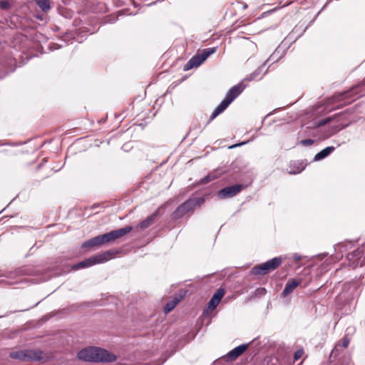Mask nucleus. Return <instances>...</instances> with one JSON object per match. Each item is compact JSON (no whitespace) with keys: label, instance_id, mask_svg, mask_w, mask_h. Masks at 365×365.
Wrapping results in <instances>:
<instances>
[{"label":"nucleus","instance_id":"nucleus-1","mask_svg":"<svg viewBox=\"0 0 365 365\" xmlns=\"http://www.w3.org/2000/svg\"><path fill=\"white\" fill-rule=\"evenodd\" d=\"M245 86L243 85L242 82L232 87L227 93L225 98L221 103L216 107L212 112L210 119L215 118L218 115L222 113L229 105L243 91Z\"/></svg>","mask_w":365,"mask_h":365},{"label":"nucleus","instance_id":"nucleus-2","mask_svg":"<svg viewBox=\"0 0 365 365\" xmlns=\"http://www.w3.org/2000/svg\"><path fill=\"white\" fill-rule=\"evenodd\" d=\"M204 202L205 199L202 197L190 198L176 209L173 214L174 217H181L187 213L192 212L197 206L201 205Z\"/></svg>","mask_w":365,"mask_h":365},{"label":"nucleus","instance_id":"nucleus-3","mask_svg":"<svg viewBox=\"0 0 365 365\" xmlns=\"http://www.w3.org/2000/svg\"><path fill=\"white\" fill-rule=\"evenodd\" d=\"M282 262V259L281 257H274L263 264L255 266L251 270V274L254 275L266 274L270 271L277 269Z\"/></svg>","mask_w":365,"mask_h":365},{"label":"nucleus","instance_id":"nucleus-4","mask_svg":"<svg viewBox=\"0 0 365 365\" xmlns=\"http://www.w3.org/2000/svg\"><path fill=\"white\" fill-rule=\"evenodd\" d=\"M217 50L216 47L204 49L201 53L192 56L184 66V71H188L194 67L200 66L210 55Z\"/></svg>","mask_w":365,"mask_h":365},{"label":"nucleus","instance_id":"nucleus-5","mask_svg":"<svg viewBox=\"0 0 365 365\" xmlns=\"http://www.w3.org/2000/svg\"><path fill=\"white\" fill-rule=\"evenodd\" d=\"M111 252L110 251H107L98 255L88 258L79 263H77L75 265H73V268L74 269H78L81 268L88 267L96 264H100L107 262L108 260L111 259Z\"/></svg>","mask_w":365,"mask_h":365},{"label":"nucleus","instance_id":"nucleus-6","mask_svg":"<svg viewBox=\"0 0 365 365\" xmlns=\"http://www.w3.org/2000/svg\"><path fill=\"white\" fill-rule=\"evenodd\" d=\"M41 354V352L36 351L24 349L11 351L9 354V356L11 359H19L20 361H38L42 358Z\"/></svg>","mask_w":365,"mask_h":365},{"label":"nucleus","instance_id":"nucleus-7","mask_svg":"<svg viewBox=\"0 0 365 365\" xmlns=\"http://www.w3.org/2000/svg\"><path fill=\"white\" fill-rule=\"evenodd\" d=\"M349 266L353 268L361 267L365 263V245L357 248L347 255Z\"/></svg>","mask_w":365,"mask_h":365},{"label":"nucleus","instance_id":"nucleus-8","mask_svg":"<svg viewBox=\"0 0 365 365\" xmlns=\"http://www.w3.org/2000/svg\"><path fill=\"white\" fill-rule=\"evenodd\" d=\"M356 294V284L355 282H348L344 284L341 292L337 297V299L341 302H349L354 299Z\"/></svg>","mask_w":365,"mask_h":365},{"label":"nucleus","instance_id":"nucleus-9","mask_svg":"<svg viewBox=\"0 0 365 365\" xmlns=\"http://www.w3.org/2000/svg\"><path fill=\"white\" fill-rule=\"evenodd\" d=\"M27 274V271L24 268H19L14 272H10L6 275H0V283H5L8 284H14L18 282H21V279H18L21 276Z\"/></svg>","mask_w":365,"mask_h":365},{"label":"nucleus","instance_id":"nucleus-10","mask_svg":"<svg viewBox=\"0 0 365 365\" xmlns=\"http://www.w3.org/2000/svg\"><path fill=\"white\" fill-rule=\"evenodd\" d=\"M117 357L107 350L94 347V362H113Z\"/></svg>","mask_w":365,"mask_h":365},{"label":"nucleus","instance_id":"nucleus-11","mask_svg":"<svg viewBox=\"0 0 365 365\" xmlns=\"http://www.w3.org/2000/svg\"><path fill=\"white\" fill-rule=\"evenodd\" d=\"M242 185L240 184L228 186L222 189L219 192L218 197L220 199L232 197L237 195V193H239L242 190Z\"/></svg>","mask_w":365,"mask_h":365},{"label":"nucleus","instance_id":"nucleus-12","mask_svg":"<svg viewBox=\"0 0 365 365\" xmlns=\"http://www.w3.org/2000/svg\"><path fill=\"white\" fill-rule=\"evenodd\" d=\"M302 282V279H290L285 285L284 290L281 295L282 297H286L293 292L295 288L300 285Z\"/></svg>","mask_w":365,"mask_h":365},{"label":"nucleus","instance_id":"nucleus-13","mask_svg":"<svg viewBox=\"0 0 365 365\" xmlns=\"http://www.w3.org/2000/svg\"><path fill=\"white\" fill-rule=\"evenodd\" d=\"M225 294V289L222 288H220L217 290V292L213 294L212 298L207 304V309L213 310L215 309L217 305L219 304L220 300L223 297Z\"/></svg>","mask_w":365,"mask_h":365},{"label":"nucleus","instance_id":"nucleus-14","mask_svg":"<svg viewBox=\"0 0 365 365\" xmlns=\"http://www.w3.org/2000/svg\"><path fill=\"white\" fill-rule=\"evenodd\" d=\"M79 359L86 361H94V347H88L81 350L78 353Z\"/></svg>","mask_w":365,"mask_h":365},{"label":"nucleus","instance_id":"nucleus-15","mask_svg":"<svg viewBox=\"0 0 365 365\" xmlns=\"http://www.w3.org/2000/svg\"><path fill=\"white\" fill-rule=\"evenodd\" d=\"M248 345L246 344H241L235 349H233L232 351L228 352L226 357L228 359L230 360H235L239 356H240L243 352L246 351L247 349Z\"/></svg>","mask_w":365,"mask_h":365},{"label":"nucleus","instance_id":"nucleus-16","mask_svg":"<svg viewBox=\"0 0 365 365\" xmlns=\"http://www.w3.org/2000/svg\"><path fill=\"white\" fill-rule=\"evenodd\" d=\"M133 227L132 226H126L123 228H120L118 230H115L109 232V234L111 235L112 239L114 240L122 237L123 236L128 234L133 230Z\"/></svg>","mask_w":365,"mask_h":365},{"label":"nucleus","instance_id":"nucleus-17","mask_svg":"<svg viewBox=\"0 0 365 365\" xmlns=\"http://www.w3.org/2000/svg\"><path fill=\"white\" fill-rule=\"evenodd\" d=\"M103 244V240L101 235L84 242L82 244L81 247L83 249L91 248L96 246H101Z\"/></svg>","mask_w":365,"mask_h":365},{"label":"nucleus","instance_id":"nucleus-18","mask_svg":"<svg viewBox=\"0 0 365 365\" xmlns=\"http://www.w3.org/2000/svg\"><path fill=\"white\" fill-rule=\"evenodd\" d=\"M334 150V147L333 146H329L317 153L314 158V161H319L324 158H325L327 156H328L331 152Z\"/></svg>","mask_w":365,"mask_h":365},{"label":"nucleus","instance_id":"nucleus-19","mask_svg":"<svg viewBox=\"0 0 365 365\" xmlns=\"http://www.w3.org/2000/svg\"><path fill=\"white\" fill-rule=\"evenodd\" d=\"M349 344V339L347 337H344L342 339V342H338L336 344L335 346L332 349L331 354H334L335 353H338L344 349H346Z\"/></svg>","mask_w":365,"mask_h":365},{"label":"nucleus","instance_id":"nucleus-20","mask_svg":"<svg viewBox=\"0 0 365 365\" xmlns=\"http://www.w3.org/2000/svg\"><path fill=\"white\" fill-rule=\"evenodd\" d=\"M158 215V212H155L148 217L145 220L142 221L138 227H139L141 230H145L148 228L150 225L153 223L155 221L156 216Z\"/></svg>","mask_w":365,"mask_h":365},{"label":"nucleus","instance_id":"nucleus-21","mask_svg":"<svg viewBox=\"0 0 365 365\" xmlns=\"http://www.w3.org/2000/svg\"><path fill=\"white\" fill-rule=\"evenodd\" d=\"M220 176V173L218 171H215L212 173H209L207 175H206L205 178H202L200 181V184H206L207 182H210L215 179L217 178Z\"/></svg>","mask_w":365,"mask_h":365},{"label":"nucleus","instance_id":"nucleus-22","mask_svg":"<svg viewBox=\"0 0 365 365\" xmlns=\"http://www.w3.org/2000/svg\"><path fill=\"white\" fill-rule=\"evenodd\" d=\"M36 4L44 12L51 9L49 0H36Z\"/></svg>","mask_w":365,"mask_h":365},{"label":"nucleus","instance_id":"nucleus-23","mask_svg":"<svg viewBox=\"0 0 365 365\" xmlns=\"http://www.w3.org/2000/svg\"><path fill=\"white\" fill-rule=\"evenodd\" d=\"M179 301H180V299L175 298L173 300L168 302L165 304V308H164L165 312L168 313V312H170L171 310H173L175 308V307L177 305V304L179 302Z\"/></svg>","mask_w":365,"mask_h":365},{"label":"nucleus","instance_id":"nucleus-24","mask_svg":"<svg viewBox=\"0 0 365 365\" xmlns=\"http://www.w3.org/2000/svg\"><path fill=\"white\" fill-rule=\"evenodd\" d=\"M261 71H262V68H258L253 73H252L250 76H247L245 78V81H254V80H257V79H260L261 77H258V76H259V73H261Z\"/></svg>","mask_w":365,"mask_h":365},{"label":"nucleus","instance_id":"nucleus-25","mask_svg":"<svg viewBox=\"0 0 365 365\" xmlns=\"http://www.w3.org/2000/svg\"><path fill=\"white\" fill-rule=\"evenodd\" d=\"M331 118L330 117H328V118H326L324 119H322V120H320L317 122H316L314 123V126L316 127H321V126H323L325 124L328 123L329 122H330L331 120Z\"/></svg>","mask_w":365,"mask_h":365},{"label":"nucleus","instance_id":"nucleus-26","mask_svg":"<svg viewBox=\"0 0 365 365\" xmlns=\"http://www.w3.org/2000/svg\"><path fill=\"white\" fill-rule=\"evenodd\" d=\"M103 243H107V242H113V240L112 239L111 235L109 234V232L101 235Z\"/></svg>","mask_w":365,"mask_h":365},{"label":"nucleus","instance_id":"nucleus-27","mask_svg":"<svg viewBox=\"0 0 365 365\" xmlns=\"http://www.w3.org/2000/svg\"><path fill=\"white\" fill-rule=\"evenodd\" d=\"M304 351L302 349L297 350L294 354V360L297 361L302 356Z\"/></svg>","mask_w":365,"mask_h":365},{"label":"nucleus","instance_id":"nucleus-28","mask_svg":"<svg viewBox=\"0 0 365 365\" xmlns=\"http://www.w3.org/2000/svg\"><path fill=\"white\" fill-rule=\"evenodd\" d=\"M300 143L303 145L309 146L314 143V140L312 139H305L301 140Z\"/></svg>","mask_w":365,"mask_h":365},{"label":"nucleus","instance_id":"nucleus-29","mask_svg":"<svg viewBox=\"0 0 365 365\" xmlns=\"http://www.w3.org/2000/svg\"><path fill=\"white\" fill-rule=\"evenodd\" d=\"M9 4L6 1H0V8L2 9H6L9 8Z\"/></svg>","mask_w":365,"mask_h":365},{"label":"nucleus","instance_id":"nucleus-30","mask_svg":"<svg viewBox=\"0 0 365 365\" xmlns=\"http://www.w3.org/2000/svg\"><path fill=\"white\" fill-rule=\"evenodd\" d=\"M292 258L294 261L299 262L302 259V256L297 253H295L292 255Z\"/></svg>","mask_w":365,"mask_h":365},{"label":"nucleus","instance_id":"nucleus-31","mask_svg":"<svg viewBox=\"0 0 365 365\" xmlns=\"http://www.w3.org/2000/svg\"><path fill=\"white\" fill-rule=\"evenodd\" d=\"M247 142H242L241 143H238V144H235V145H232L231 146L229 147V148L232 149V148H236V147H238V146H240V145H245L246 144Z\"/></svg>","mask_w":365,"mask_h":365},{"label":"nucleus","instance_id":"nucleus-32","mask_svg":"<svg viewBox=\"0 0 365 365\" xmlns=\"http://www.w3.org/2000/svg\"><path fill=\"white\" fill-rule=\"evenodd\" d=\"M303 169H304V168H302L298 169V170H296V171H290L289 173H294V174L299 173H300L301 171H302V170H303Z\"/></svg>","mask_w":365,"mask_h":365},{"label":"nucleus","instance_id":"nucleus-33","mask_svg":"<svg viewBox=\"0 0 365 365\" xmlns=\"http://www.w3.org/2000/svg\"><path fill=\"white\" fill-rule=\"evenodd\" d=\"M353 92H354V90L351 91L346 92V93H344V95L346 96H349V95L351 94Z\"/></svg>","mask_w":365,"mask_h":365}]
</instances>
